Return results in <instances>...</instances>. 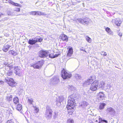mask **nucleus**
I'll list each match as a JSON object with an SVG mask.
<instances>
[{
  "label": "nucleus",
  "mask_w": 123,
  "mask_h": 123,
  "mask_svg": "<svg viewBox=\"0 0 123 123\" xmlns=\"http://www.w3.org/2000/svg\"><path fill=\"white\" fill-rule=\"evenodd\" d=\"M89 18H86L84 19V23L87 25H88L89 23Z\"/></svg>",
  "instance_id": "29"
},
{
  "label": "nucleus",
  "mask_w": 123,
  "mask_h": 123,
  "mask_svg": "<svg viewBox=\"0 0 123 123\" xmlns=\"http://www.w3.org/2000/svg\"><path fill=\"white\" fill-rule=\"evenodd\" d=\"M66 52L67 53V57L69 58H73L71 56L73 54V49L72 47L70 48Z\"/></svg>",
  "instance_id": "9"
},
{
  "label": "nucleus",
  "mask_w": 123,
  "mask_h": 123,
  "mask_svg": "<svg viewBox=\"0 0 123 123\" xmlns=\"http://www.w3.org/2000/svg\"><path fill=\"white\" fill-rule=\"evenodd\" d=\"M37 38V42H38H38H41L43 40V39L41 38Z\"/></svg>",
  "instance_id": "48"
},
{
  "label": "nucleus",
  "mask_w": 123,
  "mask_h": 123,
  "mask_svg": "<svg viewBox=\"0 0 123 123\" xmlns=\"http://www.w3.org/2000/svg\"><path fill=\"white\" fill-rule=\"evenodd\" d=\"M37 11H34L30 12L29 13L31 15H37Z\"/></svg>",
  "instance_id": "32"
},
{
  "label": "nucleus",
  "mask_w": 123,
  "mask_h": 123,
  "mask_svg": "<svg viewBox=\"0 0 123 123\" xmlns=\"http://www.w3.org/2000/svg\"><path fill=\"white\" fill-rule=\"evenodd\" d=\"M75 106L74 105H68V104L67 106V108L68 111L70 110L71 111H74V106Z\"/></svg>",
  "instance_id": "16"
},
{
  "label": "nucleus",
  "mask_w": 123,
  "mask_h": 123,
  "mask_svg": "<svg viewBox=\"0 0 123 123\" xmlns=\"http://www.w3.org/2000/svg\"><path fill=\"white\" fill-rule=\"evenodd\" d=\"M106 86V88L108 89L109 88H110L111 87V86L110 85V83H108L107 84V86Z\"/></svg>",
  "instance_id": "42"
},
{
  "label": "nucleus",
  "mask_w": 123,
  "mask_h": 123,
  "mask_svg": "<svg viewBox=\"0 0 123 123\" xmlns=\"http://www.w3.org/2000/svg\"><path fill=\"white\" fill-rule=\"evenodd\" d=\"M8 2L9 3H11L13 5L14 4L15 2H13L11 0H9L8 1Z\"/></svg>",
  "instance_id": "45"
},
{
  "label": "nucleus",
  "mask_w": 123,
  "mask_h": 123,
  "mask_svg": "<svg viewBox=\"0 0 123 123\" xmlns=\"http://www.w3.org/2000/svg\"><path fill=\"white\" fill-rule=\"evenodd\" d=\"M12 95H10L9 96H7V99L8 101H10L12 100Z\"/></svg>",
  "instance_id": "33"
},
{
  "label": "nucleus",
  "mask_w": 123,
  "mask_h": 123,
  "mask_svg": "<svg viewBox=\"0 0 123 123\" xmlns=\"http://www.w3.org/2000/svg\"><path fill=\"white\" fill-rule=\"evenodd\" d=\"M103 122H104L105 123H108V122L106 120H103Z\"/></svg>",
  "instance_id": "55"
},
{
  "label": "nucleus",
  "mask_w": 123,
  "mask_h": 123,
  "mask_svg": "<svg viewBox=\"0 0 123 123\" xmlns=\"http://www.w3.org/2000/svg\"><path fill=\"white\" fill-rule=\"evenodd\" d=\"M44 64L43 61H39L36 63L31 65V67H33L35 69H39L41 68Z\"/></svg>",
  "instance_id": "4"
},
{
  "label": "nucleus",
  "mask_w": 123,
  "mask_h": 123,
  "mask_svg": "<svg viewBox=\"0 0 123 123\" xmlns=\"http://www.w3.org/2000/svg\"><path fill=\"white\" fill-rule=\"evenodd\" d=\"M13 100L14 103L16 104H17L19 103L18 99L17 97L14 98L13 99Z\"/></svg>",
  "instance_id": "23"
},
{
  "label": "nucleus",
  "mask_w": 123,
  "mask_h": 123,
  "mask_svg": "<svg viewBox=\"0 0 123 123\" xmlns=\"http://www.w3.org/2000/svg\"><path fill=\"white\" fill-rule=\"evenodd\" d=\"M105 30L109 34L111 35L112 34V32L110 28L107 27L106 28Z\"/></svg>",
  "instance_id": "25"
},
{
  "label": "nucleus",
  "mask_w": 123,
  "mask_h": 123,
  "mask_svg": "<svg viewBox=\"0 0 123 123\" xmlns=\"http://www.w3.org/2000/svg\"><path fill=\"white\" fill-rule=\"evenodd\" d=\"M62 77L64 79H68L70 78L71 76V74H69L63 69L61 72Z\"/></svg>",
  "instance_id": "5"
},
{
  "label": "nucleus",
  "mask_w": 123,
  "mask_h": 123,
  "mask_svg": "<svg viewBox=\"0 0 123 123\" xmlns=\"http://www.w3.org/2000/svg\"><path fill=\"white\" fill-rule=\"evenodd\" d=\"M85 38L86 40L88 42L90 43L91 42L92 39L89 37L86 36V37Z\"/></svg>",
  "instance_id": "28"
},
{
  "label": "nucleus",
  "mask_w": 123,
  "mask_h": 123,
  "mask_svg": "<svg viewBox=\"0 0 123 123\" xmlns=\"http://www.w3.org/2000/svg\"><path fill=\"white\" fill-rule=\"evenodd\" d=\"M77 20L80 23L83 24L84 23V19L80 18H78L77 19Z\"/></svg>",
  "instance_id": "34"
},
{
  "label": "nucleus",
  "mask_w": 123,
  "mask_h": 123,
  "mask_svg": "<svg viewBox=\"0 0 123 123\" xmlns=\"http://www.w3.org/2000/svg\"><path fill=\"white\" fill-rule=\"evenodd\" d=\"M80 50L81 51H85V52H86V51L84 49H80Z\"/></svg>",
  "instance_id": "56"
},
{
  "label": "nucleus",
  "mask_w": 123,
  "mask_h": 123,
  "mask_svg": "<svg viewBox=\"0 0 123 123\" xmlns=\"http://www.w3.org/2000/svg\"><path fill=\"white\" fill-rule=\"evenodd\" d=\"M95 121L96 122H97L98 121L97 120H96V121Z\"/></svg>",
  "instance_id": "60"
},
{
  "label": "nucleus",
  "mask_w": 123,
  "mask_h": 123,
  "mask_svg": "<svg viewBox=\"0 0 123 123\" xmlns=\"http://www.w3.org/2000/svg\"><path fill=\"white\" fill-rule=\"evenodd\" d=\"M8 15H14V14L13 13L10 12H8Z\"/></svg>",
  "instance_id": "49"
},
{
  "label": "nucleus",
  "mask_w": 123,
  "mask_h": 123,
  "mask_svg": "<svg viewBox=\"0 0 123 123\" xmlns=\"http://www.w3.org/2000/svg\"><path fill=\"white\" fill-rule=\"evenodd\" d=\"M59 54H55V55H54V56L55 57V58L56 57L58 56L59 55Z\"/></svg>",
  "instance_id": "53"
},
{
  "label": "nucleus",
  "mask_w": 123,
  "mask_h": 123,
  "mask_svg": "<svg viewBox=\"0 0 123 123\" xmlns=\"http://www.w3.org/2000/svg\"><path fill=\"white\" fill-rule=\"evenodd\" d=\"M15 73L16 75L20 76L21 75V70L18 67H16L14 68Z\"/></svg>",
  "instance_id": "13"
},
{
  "label": "nucleus",
  "mask_w": 123,
  "mask_h": 123,
  "mask_svg": "<svg viewBox=\"0 0 123 123\" xmlns=\"http://www.w3.org/2000/svg\"><path fill=\"white\" fill-rule=\"evenodd\" d=\"M14 5L15 6H19L20 5L19 4L17 3H15L13 5Z\"/></svg>",
  "instance_id": "50"
},
{
  "label": "nucleus",
  "mask_w": 123,
  "mask_h": 123,
  "mask_svg": "<svg viewBox=\"0 0 123 123\" xmlns=\"http://www.w3.org/2000/svg\"><path fill=\"white\" fill-rule=\"evenodd\" d=\"M118 34L119 36H120L121 37L122 35V34L121 33L118 32Z\"/></svg>",
  "instance_id": "52"
},
{
  "label": "nucleus",
  "mask_w": 123,
  "mask_h": 123,
  "mask_svg": "<svg viewBox=\"0 0 123 123\" xmlns=\"http://www.w3.org/2000/svg\"><path fill=\"white\" fill-rule=\"evenodd\" d=\"M74 120L72 119H69L67 121L68 123H74Z\"/></svg>",
  "instance_id": "35"
},
{
  "label": "nucleus",
  "mask_w": 123,
  "mask_h": 123,
  "mask_svg": "<svg viewBox=\"0 0 123 123\" xmlns=\"http://www.w3.org/2000/svg\"><path fill=\"white\" fill-rule=\"evenodd\" d=\"M74 96V94H73V95H70L68 97V105H75L76 104L75 103V99L74 98H75Z\"/></svg>",
  "instance_id": "2"
},
{
  "label": "nucleus",
  "mask_w": 123,
  "mask_h": 123,
  "mask_svg": "<svg viewBox=\"0 0 123 123\" xmlns=\"http://www.w3.org/2000/svg\"><path fill=\"white\" fill-rule=\"evenodd\" d=\"M7 0H6V1H7Z\"/></svg>",
  "instance_id": "61"
},
{
  "label": "nucleus",
  "mask_w": 123,
  "mask_h": 123,
  "mask_svg": "<svg viewBox=\"0 0 123 123\" xmlns=\"http://www.w3.org/2000/svg\"><path fill=\"white\" fill-rule=\"evenodd\" d=\"M98 99L100 100H102L105 98V96L103 92H100L98 94Z\"/></svg>",
  "instance_id": "12"
},
{
  "label": "nucleus",
  "mask_w": 123,
  "mask_h": 123,
  "mask_svg": "<svg viewBox=\"0 0 123 123\" xmlns=\"http://www.w3.org/2000/svg\"><path fill=\"white\" fill-rule=\"evenodd\" d=\"M72 111H68V113L69 114H71L72 115V114L73 113V112H72Z\"/></svg>",
  "instance_id": "51"
},
{
  "label": "nucleus",
  "mask_w": 123,
  "mask_h": 123,
  "mask_svg": "<svg viewBox=\"0 0 123 123\" xmlns=\"http://www.w3.org/2000/svg\"><path fill=\"white\" fill-rule=\"evenodd\" d=\"M106 104L104 103H101L100 104L99 106V108L101 110H103L104 108V107Z\"/></svg>",
  "instance_id": "24"
},
{
  "label": "nucleus",
  "mask_w": 123,
  "mask_h": 123,
  "mask_svg": "<svg viewBox=\"0 0 123 123\" xmlns=\"http://www.w3.org/2000/svg\"><path fill=\"white\" fill-rule=\"evenodd\" d=\"M105 81H101L100 82L99 84V88H102L105 87Z\"/></svg>",
  "instance_id": "18"
},
{
  "label": "nucleus",
  "mask_w": 123,
  "mask_h": 123,
  "mask_svg": "<svg viewBox=\"0 0 123 123\" xmlns=\"http://www.w3.org/2000/svg\"><path fill=\"white\" fill-rule=\"evenodd\" d=\"M46 111L44 113V117L48 120L51 119L53 111L50 108L48 107L46 108Z\"/></svg>",
  "instance_id": "1"
},
{
  "label": "nucleus",
  "mask_w": 123,
  "mask_h": 123,
  "mask_svg": "<svg viewBox=\"0 0 123 123\" xmlns=\"http://www.w3.org/2000/svg\"><path fill=\"white\" fill-rule=\"evenodd\" d=\"M64 100V98L62 96L58 97L56 98V104L57 106H60L61 105V102Z\"/></svg>",
  "instance_id": "10"
},
{
  "label": "nucleus",
  "mask_w": 123,
  "mask_h": 123,
  "mask_svg": "<svg viewBox=\"0 0 123 123\" xmlns=\"http://www.w3.org/2000/svg\"><path fill=\"white\" fill-rule=\"evenodd\" d=\"M49 53L47 51L41 50L39 52V56L42 58L46 57L49 55Z\"/></svg>",
  "instance_id": "6"
},
{
  "label": "nucleus",
  "mask_w": 123,
  "mask_h": 123,
  "mask_svg": "<svg viewBox=\"0 0 123 123\" xmlns=\"http://www.w3.org/2000/svg\"><path fill=\"white\" fill-rule=\"evenodd\" d=\"M4 0H3V2H5V3H7V2H6V1L4 2Z\"/></svg>",
  "instance_id": "59"
},
{
  "label": "nucleus",
  "mask_w": 123,
  "mask_h": 123,
  "mask_svg": "<svg viewBox=\"0 0 123 123\" xmlns=\"http://www.w3.org/2000/svg\"><path fill=\"white\" fill-rule=\"evenodd\" d=\"M28 100L29 103L30 104H32V103L33 102V99L31 98H28Z\"/></svg>",
  "instance_id": "31"
},
{
  "label": "nucleus",
  "mask_w": 123,
  "mask_h": 123,
  "mask_svg": "<svg viewBox=\"0 0 123 123\" xmlns=\"http://www.w3.org/2000/svg\"><path fill=\"white\" fill-rule=\"evenodd\" d=\"M37 38L36 37L32 39H30L29 40L28 43L31 45H33L37 42Z\"/></svg>",
  "instance_id": "15"
},
{
  "label": "nucleus",
  "mask_w": 123,
  "mask_h": 123,
  "mask_svg": "<svg viewBox=\"0 0 123 123\" xmlns=\"http://www.w3.org/2000/svg\"><path fill=\"white\" fill-rule=\"evenodd\" d=\"M100 53L101 55H103L104 56H106L107 55V54L106 52L104 51H102L101 53L100 52Z\"/></svg>",
  "instance_id": "39"
},
{
  "label": "nucleus",
  "mask_w": 123,
  "mask_h": 123,
  "mask_svg": "<svg viewBox=\"0 0 123 123\" xmlns=\"http://www.w3.org/2000/svg\"><path fill=\"white\" fill-rule=\"evenodd\" d=\"M34 110L36 113H37L39 111V109L38 108L36 107H34Z\"/></svg>",
  "instance_id": "38"
},
{
  "label": "nucleus",
  "mask_w": 123,
  "mask_h": 123,
  "mask_svg": "<svg viewBox=\"0 0 123 123\" xmlns=\"http://www.w3.org/2000/svg\"><path fill=\"white\" fill-rule=\"evenodd\" d=\"M6 123H14V121L11 119L8 120Z\"/></svg>",
  "instance_id": "37"
},
{
  "label": "nucleus",
  "mask_w": 123,
  "mask_h": 123,
  "mask_svg": "<svg viewBox=\"0 0 123 123\" xmlns=\"http://www.w3.org/2000/svg\"><path fill=\"white\" fill-rule=\"evenodd\" d=\"M58 113H56L55 112L54 113V115L53 116V118L54 119L57 117L58 116Z\"/></svg>",
  "instance_id": "40"
},
{
  "label": "nucleus",
  "mask_w": 123,
  "mask_h": 123,
  "mask_svg": "<svg viewBox=\"0 0 123 123\" xmlns=\"http://www.w3.org/2000/svg\"><path fill=\"white\" fill-rule=\"evenodd\" d=\"M10 53H11L13 56H16L17 54V53L14 51L11 50L10 51H9Z\"/></svg>",
  "instance_id": "30"
},
{
  "label": "nucleus",
  "mask_w": 123,
  "mask_h": 123,
  "mask_svg": "<svg viewBox=\"0 0 123 123\" xmlns=\"http://www.w3.org/2000/svg\"><path fill=\"white\" fill-rule=\"evenodd\" d=\"M13 72L12 71H9L7 73V75L8 76H10L12 75Z\"/></svg>",
  "instance_id": "36"
},
{
  "label": "nucleus",
  "mask_w": 123,
  "mask_h": 123,
  "mask_svg": "<svg viewBox=\"0 0 123 123\" xmlns=\"http://www.w3.org/2000/svg\"><path fill=\"white\" fill-rule=\"evenodd\" d=\"M99 82L98 81H96L94 83L92 84L90 86V89L89 90V92H91V91H94L97 89V87H98Z\"/></svg>",
  "instance_id": "3"
},
{
  "label": "nucleus",
  "mask_w": 123,
  "mask_h": 123,
  "mask_svg": "<svg viewBox=\"0 0 123 123\" xmlns=\"http://www.w3.org/2000/svg\"><path fill=\"white\" fill-rule=\"evenodd\" d=\"M17 109L19 111H21L22 109V106L20 104H18L16 107Z\"/></svg>",
  "instance_id": "26"
},
{
  "label": "nucleus",
  "mask_w": 123,
  "mask_h": 123,
  "mask_svg": "<svg viewBox=\"0 0 123 123\" xmlns=\"http://www.w3.org/2000/svg\"><path fill=\"white\" fill-rule=\"evenodd\" d=\"M69 87H68L69 88V89H70L71 90H73L74 89V87L72 86H69Z\"/></svg>",
  "instance_id": "41"
},
{
  "label": "nucleus",
  "mask_w": 123,
  "mask_h": 123,
  "mask_svg": "<svg viewBox=\"0 0 123 123\" xmlns=\"http://www.w3.org/2000/svg\"><path fill=\"white\" fill-rule=\"evenodd\" d=\"M37 14L39 16H41V15L45 16L47 15V14H46L45 13L43 12H41L40 11H37Z\"/></svg>",
  "instance_id": "21"
},
{
  "label": "nucleus",
  "mask_w": 123,
  "mask_h": 123,
  "mask_svg": "<svg viewBox=\"0 0 123 123\" xmlns=\"http://www.w3.org/2000/svg\"><path fill=\"white\" fill-rule=\"evenodd\" d=\"M52 82L53 84H55L59 83L60 82V81L58 78L55 77L52 80Z\"/></svg>",
  "instance_id": "17"
},
{
  "label": "nucleus",
  "mask_w": 123,
  "mask_h": 123,
  "mask_svg": "<svg viewBox=\"0 0 123 123\" xmlns=\"http://www.w3.org/2000/svg\"><path fill=\"white\" fill-rule=\"evenodd\" d=\"M8 2L9 3H11L13 5L14 4L15 2H13L11 0H9L8 1Z\"/></svg>",
  "instance_id": "46"
},
{
  "label": "nucleus",
  "mask_w": 123,
  "mask_h": 123,
  "mask_svg": "<svg viewBox=\"0 0 123 123\" xmlns=\"http://www.w3.org/2000/svg\"><path fill=\"white\" fill-rule=\"evenodd\" d=\"M3 83V82L1 80H0V85L2 84Z\"/></svg>",
  "instance_id": "54"
},
{
  "label": "nucleus",
  "mask_w": 123,
  "mask_h": 123,
  "mask_svg": "<svg viewBox=\"0 0 123 123\" xmlns=\"http://www.w3.org/2000/svg\"><path fill=\"white\" fill-rule=\"evenodd\" d=\"M88 105V103L85 101L82 102L80 104V105L83 107H85Z\"/></svg>",
  "instance_id": "19"
},
{
  "label": "nucleus",
  "mask_w": 123,
  "mask_h": 123,
  "mask_svg": "<svg viewBox=\"0 0 123 123\" xmlns=\"http://www.w3.org/2000/svg\"><path fill=\"white\" fill-rule=\"evenodd\" d=\"M107 113L110 115H114L115 113L114 110L111 107L107 109Z\"/></svg>",
  "instance_id": "14"
},
{
  "label": "nucleus",
  "mask_w": 123,
  "mask_h": 123,
  "mask_svg": "<svg viewBox=\"0 0 123 123\" xmlns=\"http://www.w3.org/2000/svg\"><path fill=\"white\" fill-rule=\"evenodd\" d=\"M4 64L6 65H7L8 64L7 62H5V63H4Z\"/></svg>",
  "instance_id": "57"
},
{
  "label": "nucleus",
  "mask_w": 123,
  "mask_h": 123,
  "mask_svg": "<svg viewBox=\"0 0 123 123\" xmlns=\"http://www.w3.org/2000/svg\"><path fill=\"white\" fill-rule=\"evenodd\" d=\"M112 22L113 23H114L117 26H120L121 23V21L119 18L113 19L112 21Z\"/></svg>",
  "instance_id": "11"
},
{
  "label": "nucleus",
  "mask_w": 123,
  "mask_h": 123,
  "mask_svg": "<svg viewBox=\"0 0 123 123\" xmlns=\"http://www.w3.org/2000/svg\"><path fill=\"white\" fill-rule=\"evenodd\" d=\"M11 46L8 45H5L3 49V50L5 52H7L10 47Z\"/></svg>",
  "instance_id": "20"
},
{
  "label": "nucleus",
  "mask_w": 123,
  "mask_h": 123,
  "mask_svg": "<svg viewBox=\"0 0 123 123\" xmlns=\"http://www.w3.org/2000/svg\"><path fill=\"white\" fill-rule=\"evenodd\" d=\"M3 15V13H0V17H1V15Z\"/></svg>",
  "instance_id": "58"
},
{
  "label": "nucleus",
  "mask_w": 123,
  "mask_h": 123,
  "mask_svg": "<svg viewBox=\"0 0 123 123\" xmlns=\"http://www.w3.org/2000/svg\"><path fill=\"white\" fill-rule=\"evenodd\" d=\"M99 120L98 123H101L102 122H103V120L102 118L100 117L99 118Z\"/></svg>",
  "instance_id": "47"
},
{
  "label": "nucleus",
  "mask_w": 123,
  "mask_h": 123,
  "mask_svg": "<svg viewBox=\"0 0 123 123\" xmlns=\"http://www.w3.org/2000/svg\"><path fill=\"white\" fill-rule=\"evenodd\" d=\"M6 81L7 82H8V83L9 86H15L16 83L12 78L7 77L6 78Z\"/></svg>",
  "instance_id": "7"
},
{
  "label": "nucleus",
  "mask_w": 123,
  "mask_h": 123,
  "mask_svg": "<svg viewBox=\"0 0 123 123\" xmlns=\"http://www.w3.org/2000/svg\"><path fill=\"white\" fill-rule=\"evenodd\" d=\"M20 8H15L14 9V11H16L17 12L20 11Z\"/></svg>",
  "instance_id": "43"
},
{
  "label": "nucleus",
  "mask_w": 123,
  "mask_h": 123,
  "mask_svg": "<svg viewBox=\"0 0 123 123\" xmlns=\"http://www.w3.org/2000/svg\"><path fill=\"white\" fill-rule=\"evenodd\" d=\"M95 77H91L90 78L88 79L86 82V84L88 85H90V84H92L96 81L95 80Z\"/></svg>",
  "instance_id": "8"
},
{
  "label": "nucleus",
  "mask_w": 123,
  "mask_h": 123,
  "mask_svg": "<svg viewBox=\"0 0 123 123\" xmlns=\"http://www.w3.org/2000/svg\"><path fill=\"white\" fill-rule=\"evenodd\" d=\"M49 57H50L52 58H55V57L54 56V55L52 54H49Z\"/></svg>",
  "instance_id": "44"
},
{
  "label": "nucleus",
  "mask_w": 123,
  "mask_h": 123,
  "mask_svg": "<svg viewBox=\"0 0 123 123\" xmlns=\"http://www.w3.org/2000/svg\"><path fill=\"white\" fill-rule=\"evenodd\" d=\"M74 77L77 80H80L81 79V76L80 74H75Z\"/></svg>",
  "instance_id": "27"
},
{
  "label": "nucleus",
  "mask_w": 123,
  "mask_h": 123,
  "mask_svg": "<svg viewBox=\"0 0 123 123\" xmlns=\"http://www.w3.org/2000/svg\"><path fill=\"white\" fill-rule=\"evenodd\" d=\"M61 39L63 41H65L66 42L68 41V38L67 36L64 34L62 35Z\"/></svg>",
  "instance_id": "22"
}]
</instances>
